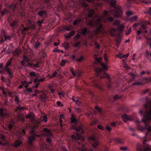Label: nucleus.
<instances>
[{
  "label": "nucleus",
  "mask_w": 151,
  "mask_h": 151,
  "mask_svg": "<svg viewBox=\"0 0 151 151\" xmlns=\"http://www.w3.org/2000/svg\"><path fill=\"white\" fill-rule=\"evenodd\" d=\"M29 59L25 55L23 56V58L22 61H21V64L23 67L29 66L30 67L35 68L38 67V63L34 64L29 62Z\"/></svg>",
  "instance_id": "obj_6"
},
{
  "label": "nucleus",
  "mask_w": 151,
  "mask_h": 151,
  "mask_svg": "<svg viewBox=\"0 0 151 151\" xmlns=\"http://www.w3.org/2000/svg\"><path fill=\"white\" fill-rule=\"evenodd\" d=\"M97 127L99 129L101 130H104V128L101 125H98Z\"/></svg>",
  "instance_id": "obj_47"
},
{
  "label": "nucleus",
  "mask_w": 151,
  "mask_h": 151,
  "mask_svg": "<svg viewBox=\"0 0 151 151\" xmlns=\"http://www.w3.org/2000/svg\"><path fill=\"white\" fill-rule=\"evenodd\" d=\"M72 100L76 102V103L80 105L81 103V102L78 99L75 98L74 97H72Z\"/></svg>",
  "instance_id": "obj_28"
},
{
  "label": "nucleus",
  "mask_w": 151,
  "mask_h": 151,
  "mask_svg": "<svg viewBox=\"0 0 151 151\" xmlns=\"http://www.w3.org/2000/svg\"><path fill=\"white\" fill-rule=\"evenodd\" d=\"M149 91V89H146L145 90L143 91L142 93L143 94H144V95L146 93H148Z\"/></svg>",
  "instance_id": "obj_55"
},
{
  "label": "nucleus",
  "mask_w": 151,
  "mask_h": 151,
  "mask_svg": "<svg viewBox=\"0 0 151 151\" xmlns=\"http://www.w3.org/2000/svg\"><path fill=\"white\" fill-rule=\"evenodd\" d=\"M114 140L117 143L122 144L124 143L123 140L121 139L116 138Z\"/></svg>",
  "instance_id": "obj_27"
},
{
  "label": "nucleus",
  "mask_w": 151,
  "mask_h": 151,
  "mask_svg": "<svg viewBox=\"0 0 151 151\" xmlns=\"http://www.w3.org/2000/svg\"><path fill=\"white\" fill-rule=\"evenodd\" d=\"M35 25L34 24H31L30 25V27L33 29H35Z\"/></svg>",
  "instance_id": "obj_61"
},
{
  "label": "nucleus",
  "mask_w": 151,
  "mask_h": 151,
  "mask_svg": "<svg viewBox=\"0 0 151 151\" xmlns=\"http://www.w3.org/2000/svg\"><path fill=\"white\" fill-rule=\"evenodd\" d=\"M121 97V96H120L118 95H116L113 97V101H114L118 99H120Z\"/></svg>",
  "instance_id": "obj_34"
},
{
  "label": "nucleus",
  "mask_w": 151,
  "mask_h": 151,
  "mask_svg": "<svg viewBox=\"0 0 151 151\" xmlns=\"http://www.w3.org/2000/svg\"><path fill=\"white\" fill-rule=\"evenodd\" d=\"M116 57L119 58L120 59H122L124 58V57H123V55H122V54L121 53H119V54L116 55Z\"/></svg>",
  "instance_id": "obj_45"
},
{
  "label": "nucleus",
  "mask_w": 151,
  "mask_h": 151,
  "mask_svg": "<svg viewBox=\"0 0 151 151\" xmlns=\"http://www.w3.org/2000/svg\"><path fill=\"white\" fill-rule=\"evenodd\" d=\"M120 22L118 20H115L114 23L113 24L114 25H116L117 27L120 24Z\"/></svg>",
  "instance_id": "obj_36"
},
{
  "label": "nucleus",
  "mask_w": 151,
  "mask_h": 151,
  "mask_svg": "<svg viewBox=\"0 0 151 151\" xmlns=\"http://www.w3.org/2000/svg\"><path fill=\"white\" fill-rule=\"evenodd\" d=\"M125 24L123 23L122 24H120L117 27V30L119 32H122L124 29L125 26Z\"/></svg>",
  "instance_id": "obj_17"
},
{
  "label": "nucleus",
  "mask_w": 151,
  "mask_h": 151,
  "mask_svg": "<svg viewBox=\"0 0 151 151\" xmlns=\"http://www.w3.org/2000/svg\"><path fill=\"white\" fill-rule=\"evenodd\" d=\"M120 149L121 150H122L125 151L127 150V147H120Z\"/></svg>",
  "instance_id": "obj_53"
},
{
  "label": "nucleus",
  "mask_w": 151,
  "mask_h": 151,
  "mask_svg": "<svg viewBox=\"0 0 151 151\" xmlns=\"http://www.w3.org/2000/svg\"><path fill=\"white\" fill-rule=\"evenodd\" d=\"M101 65L102 68H96L95 69V75L97 77H100V78H106L110 82L111 78L109 75L106 73L104 71V70L107 69V65L105 63H101Z\"/></svg>",
  "instance_id": "obj_4"
},
{
  "label": "nucleus",
  "mask_w": 151,
  "mask_h": 151,
  "mask_svg": "<svg viewBox=\"0 0 151 151\" xmlns=\"http://www.w3.org/2000/svg\"><path fill=\"white\" fill-rule=\"evenodd\" d=\"M9 112L7 109L4 108H0V117L2 119L8 118L9 116Z\"/></svg>",
  "instance_id": "obj_8"
},
{
  "label": "nucleus",
  "mask_w": 151,
  "mask_h": 151,
  "mask_svg": "<svg viewBox=\"0 0 151 151\" xmlns=\"http://www.w3.org/2000/svg\"><path fill=\"white\" fill-rule=\"evenodd\" d=\"M1 90L3 91L2 93L3 95L6 96L7 94V93L4 89V88H1Z\"/></svg>",
  "instance_id": "obj_42"
},
{
  "label": "nucleus",
  "mask_w": 151,
  "mask_h": 151,
  "mask_svg": "<svg viewBox=\"0 0 151 151\" xmlns=\"http://www.w3.org/2000/svg\"><path fill=\"white\" fill-rule=\"evenodd\" d=\"M8 74L9 75V78H6V80H4V82L6 83V85L7 86L9 87L10 86L11 84V80L13 76V73H12V76H10L9 74Z\"/></svg>",
  "instance_id": "obj_12"
},
{
  "label": "nucleus",
  "mask_w": 151,
  "mask_h": 151,
  "mask_svg": "<svg viewBox=\"0 0 151 151\" xmlns=\"http://www.w3.org/2000/svg\"><path fill=\"white\" fill-rule=\"evenodd\" d=\"M107 19L109 22H112L114 20L113 18L110 17H107Z\"/></svg>",
  "instance_id": "obj_46"
},
{
  "label": "nucleus",
  "mask_w": 151,
  "mask_h": 151,
  "mask_svg": "<svg viewBox=\"0 0 151 151\" xmlns=\"http://www.w3.org/2000/svg\"><path fill=\"white\" fill-rule=\"evenodd\" d=\"M103 14L104 16H108L109 15V12L107 10H105Z\"/></svg>",
  "instance_id": "obj_50"
},
{
  "label": "nucleus",
  "mask_w": 151,
  "mask_h": 151,
  "mask_svg": "<svg viewBox=\"0 0 151 151\" xmlns=\"http://www.w3.org/2000/svg\"><path fill=\"white\" fill-rule=\"evenodd\" d=\"M93 57H94V59L96 60V61L97 62H98V63L100 62L101 59V58H98L97 57V55H95Z\"/></svg>",
  "instance_id": "obj_30"
},
{
  "label": "nucleus",
  "mask_w": 151,
  "mask_h": 151,
  "mask_svg": "<svg viewBox=\"0 0 151 151\" xmlns=\"http://www.w3.org/2000/svg\"><path fill=\"white\" fill-rule=\"evenodd\" d=\"M22 29H21L22 33L23 36H25L26 35V31L29 29L28 27H24L23 25H22Z\"/></svg>",
  "instance_id": "obj_20"
},
{
  "label": "nucleus",
  "mask_w": 151,
  "mask_h": 151,
  "mask_svg": "<svg viewBox=\"0 0 151 151\" xmlns=\"http://www.w3.org/2000/svg\"><path fill=\"white\" fill-rule=\"evenodd\" d=\"M95 109L100 113L101 114L102 113V109L98 106H95Z\"/></svg>",
  "instance_id": "obj_39"
},
{
  "label": "nucleus",
  "mask_w": 151,
  "mask_h": 151,
  "mask_svg": "<svg viewBox=\"0 0 151 151\" xmlns=\"http://www.w3.org/2000/svg\"><path fill=\"white\" fill-rule=\"evenodd\" d=\"M65 30L67 31H70L71 30V28L70 26H67L64 25L61 27L60 30L62 31H65Z\"/></svg>",
  "instance_id": "obj_19"
},
{
  "label": "nucleus",
  "mask_w": 151,
  "mask_h": 151,
  "mask_svg": "<svg viewBox=\"0 0 151 151\" xmlns=\"http://www.w3.org/2000/svg\"><path fill=\"white\" fill-rule=\"evenodd\" d=\"M45 14V11L42 10H41L37 13V14L40 17H42L43 15Z\"/></svg>",
  "instance_id": "obj_26"
},
{
  "label": "nucleus",
  "mask_w": 151,
  "mask_h": 151,
  "mask_svg": "<svg viewBox=\"0 0 151 151\" xmlns=\"http://www.w3.org/2000/svg\"><path fill=\"white\" fill-rule=\"evenodd\" d=\"M8 12V10L6 9H4L3 10L1 11V12L2 16H4L5 13H7Z\"/></svg>",
  "instance_id": "obj_38"
},
{
  "label": "nucleus",
  "mask_w": 151,
  "mask_h": 151,
  "mask_svg": "<svg viewBox=\"0 0 151 151\" xmlns=\"http://www.w3.org/2000/svg\"><path fill=\"white\" fill-rule=\"evenodd\" d=\"M29 76L31 77V79L33 80L34 79L32 78L33 77H37L38 75L36 74L35 72H31L29 73Z\"/></svg>",
  "instance_id": "obj_22"
},
{
  "label": "nucleus",
  "mask_w": 151,
  "mask_h": 151,
  "mask_svg": "<svg viewBox=\"0 0 151 151\" xmlns=\"http://www.w3.org/2000/svg\"><path fill=\"white\" fill-rule=\"evenodd\" d=\"M122 117L124 122H126L127 121H132V117L128 116L126 114H123L122 116Z\"/></svg>",
  "instance_id": "obj_15"
},
{
  "label": "nucleus",
  "mask_w": 151,
  "mask_h": 151,
  "mask_svg": "<svg viewBox=\"0 0 151 151\" xmlns=\"http://www.w3.org/2000/svg\"><path fill=\"white\" fill-rule=\"evenodd\" d=\"M81 21V19H77L73 22V24L74 25H76L79 24Z\"/></svg>",
  "instance_id": "obj_23"
},
{
  "label": "nucleus",
  "mask_w": 151,
  "mask_h": 151,
  "mask_svg": "<svg viewBox=\"0 0 151 151\" xmlns=\"http://www.w3.org/2000/svg\"><path fill=\"white\" fill-rule=\"evenodd\" d=\"M13 58H11L6 62L4 67L5 69L6 70V72L8 74H9L10 76H12V72L11 69L9 67V66L12 65V61L13 60Z\"/></svg>",
  "instance_id": "obj_9"
},
{
  "label": "nucleus",
  "mask_w": 151,
  "mask_h": 151,
  "mask_svg": "<svg viewBox=\"0 0 151 151\" xmlns=\"http://www.w3.org/2000/svg\"><path fill=\"white\" fill-rule=\"evenodd\" d=\"M147 22L145 21L144 23L142 22L141 23V27L139 28V30L137 31V34L138 35H139L140 33H143L145 32L146 33H147V32L146 30H144L146 29V24Z\"/></svg>",
  "instance_id": "obj_11"
},
{
  "label": "nucleus",
  "mask_w": 151,
  "mask_h": 151,
  "mask_svg": "<svg viewBox=\"0 0 151 151\" xmlns=\"http://www.w3.org/2000/svg\"><path fill=\"white\" fill-rule=\"evenodd\" d=\"M65 61L64 60H62L60 63V65L62 66H63L65 65Z\"/></svg>",
  "instance_id": "obj_49"
},
{
  "label": "nucleus",
  "mask_w": 151,
  "mask_h": 151,
  "mask_svg": "<svg viewBox=\"0 0 151 151\" xmlns=\"http://www.w3.org/2000/svg\"><path fill=\"white\" fill-rule=\"evenodd\" d=\"M82 5L84 9L85 12H87V17L86 19V23L88 25L91 27H93L96 29L94 33L96 34H100L103 29V26L101 24V20L104 16L96 15L94 17L93 15L95 11L93 9H90L88 8V4L84 2L82 3Z\"/></svg>",
  "instance_id": "obj_1"
},
{
  "label": "nucleus",
  "mask_w": 151,
  "mask_h": 151,
  "mask_svg": "<svg viewBox=\"0 0 151 151\" xmlns=\"http://www.w3.org/2000/svg\"><path fill=\"white\" fill-rule=\"evenodd\" d=\"M143 79L146 83H149L151 82V77H149V78H144Z\"/></svg>",
  "instance_id": "obj_29"
},
{
  "label": "nucleus",
  "mask_w": 151,
  "mask_h": 151,
  "mask_svg": "<svg viewBox=\"0 0 151 151\" xmlns=\"http://www.w3.org/2000/svg\"><path fill=\"white\" fill-rule=\"evenodd\" d=\"M142 84V83L140 81H138V82L136 81L134 83H133L132 85V86L136 85L137 86L141 85Z\"/></svg>",
  "instance_id": "obj_33"
},
{
  "label": "nucleus",
  "mask_w": 151,
  "mask_h": 151,
  "mask_svg": "<svg viewBox=\"0 0 151 151\" xmlns=\"http://www.w3.org/2000/svg\"><path fill=\"white\" fill-rule=\"evenodd\" d=\"M43 22V20H42L40 21L38 20L37 22V25L39 26L40 27H41V24Z\"/></svg>",
  "instance_id": "obj_37"
},
{
  "label": "nucleus",
  "mask_w": 151,
  "mask_h": 151,
  "mask_svg": "<svg viewBox=\"0 0 151 151\" xmlns=\"http://www.w3.org/2000/svg\"><path fill=\"white\" fill-rule=\"evenodd\" d=\"M116 31V29L115 28H113L111 29L110 30V34L112 37H114L115 36L114 32Z\"/></svg>",
  "instance_id": "obj_25"
},
{
  "label": "nucleus",
  "mask_w": 151,
  "mask_h": 151,
  "mask_svg": "<svg viewBox=\"0 0 151 151\" xmlns=\"http://www.w3.org/2000/svg\"><path fill=\"white\" fill-rule=\"evenodd\" d=\"M26 128H24L22 129L20 131L21 132V133L23 135H25L26 133Z\"/></svg>",
  "instance_id": "obj_44"
},
{
  "label": "nucleus",
  "mask_w": 151,
  "mask_h": 151,
  "mask_svg": "<svg viewBox=\"0 0 151 151\" xmlns=\"http://www.w3.org/2000/svg\"><path fill=\"white\" fill-rule=\"evenodd\" d=\"M106 129L109 132H110L112 130V128L109 126H107L106 127Z\"/></svg>",
  "instance_id": "obj_51"
},
{
  "label": "nucleus",
  "mask_w": 151,
  "mask_h": 151,
  "mask_svg": "<svg viewBox=\"0 0 151 151\" xmlns=\"http://www.w3.org/2000/svg\"><path fill=\"white\" fill-rule=\"evenodd\" d=\"M75 33V31L73 30L70 32L69 34L71 36V37L72 36H73L74 35Z\"/></svg>",
  "instance_id": "obj_57"
},
{
  "label": "nucleus",
  "mask_w": 151,
  "mask_h": 151,
  "mask_svg": "<svg viewBox=\"0 0 151 151\" xmlns=\"http://www.w3.org/2000/svg\"><path fill=\"white\" fill-rule=\"evenodd\" d=\"M121 42V40H116V45L118 47L119 46Z\"/></svg>",
  "instance_id": "obj_59"
},
{
  "label": "nucleus",
  "mask_w": 151,
  "mask_h": 151,
  "mask_svg": "<svg viewBox=\"0 0 151 151\" xmlns=\"http://www.w3.org/2000/svg\"><path fill=\"white\" fill-rule=\"evenodd\" d=\"M57 105L59 106L63 107V105L61 104V102L59 101H58L56 102Z\"/></svg>",
  "instance_id": "obj_48"
},
{
  "label": "nucleus",
  "mask_w": 151,
  "mask_h": 151,
  "mask_svg": "<svg viewBox=\"0 0 151 151\" xmlns=\"http://www.w3.org/2000/svg\"><path fill=\"white\" fill-rule=\"evenodd\" d=\"M71 123L72 124L76 123L78 122L76 119L75 117L73 114H71V116L70 118Z\"/></svg>",
  "instance_id": "obj_18"
},
{
  "label": "nucleus",
  "mask_w": 151,
  "mask_h": 151,
  "mask_svg": "<svg viewBox=\"0 0 151 151\" xmlns=\"http://www.w3.org/2000/svg\"><path fill=\"white\" fill-rule=\"evenodd\" d=\"M132 14V13L130 11H127L126 12V14L127 16H130Z\"/></svg>",
  "instance_id": "obj_64"
},
{
  "label": "nucleus",
  "mask_w": 151,
  "mask_h": 151,
  "mask_svg": "<svg viewBox=\"0 0 151 151\" xmlns=\"http://www.w3.org/2000/svg\"><path fill=\"white\" fill-rule=\"evenodd\" d=\"M104 58L105 61L106 62H108V56L106 55L105 54L104 55Z\"/></svg>",
  "instance_id": "obj_56"
},
{
  "label": "nucleus",
  "mask_w": 151,
  "mask_h": 151,
  "mask_svg": "<svg viewBox=\"0 0 151 151\" xmlns=\"http://www.w3.org/2000/svg\"><path fill=\"white\" fill-rule=\"evenodd\" d=\"M35 78H36L34 80V82L35 83L39 82V79H38V76H37V77Z\"/></svg>",
  "instance_id": "obj_62"
},
{
  "label": "nucleus",
  "mask_w": 151,
  "mask_h": 151,
  "mask_svg": "<svg viewBox=\"0 0 151 151\" xmlns=\"http://www.w3.org/2000/svg\"><path fill=\"white\" fill-rule=\"evenodd\" d=\"M132 31V29L131 27L129 28L126 31V34L127 35H129L130 33Z\"/></svg>",
  "instance_id": "obj_43"
},
{
  "label": "nucleus",
  "mask_w": 151,
  "mask_h": 151,
  "mask_svg": "<svg viewBox=\"0 0 151 151\" xmlns=\"http://www.w3.org/2000/svg\"><path fill=\"white\" fill-rule=\"evenodd\" d=\"M89 139L91 141L92 146L94 148L100 145V143L97 140L96 138L94 136H91L89 137Z\"/></svg>",
  "instance_id": "obj_10"
},
{
  "label": "nucleus",
  "mask_w": 151,
  "mask_h": 151,
  "mask_svg": "<svg viewBox=\"0 0 151 151\" xmlns=\"http://www.w3.org/2000/svg\"><path fill=\"white\" fill-rule=\"evenodd\" d=\"M57 74V72L55 71L53 73L52 75H51L50 74H48L47 75V77H49V78L50 79H52L56 77Z\"/></svg>",
  "instance_id": "obj_24"
},
{
  "label": "nucleus",
  "mask_w": 151,
  "mask_h": 151,
  "mask_svg": "<svg viewBox=\"0 0 151 151\" xmlns=\"http://www.w3.org/2000/svg\"><path fill=\"white\" fill-rule=\"evenodd\" d=\"M18 21L14 20L9 23L11 27L14 31V29L17 28L18 27Z\"/></svg>",
  "instance_id": "obj_13"
},
{
  "label": "nucleus",
  "mask_w": 151,
  "mask_h": 151,
  "mask_svg": "<svg viewBox=\"0 0 151 151\" xmlns=\"http://www.w3.org/2000/svg\"><path fill=\"white\" fill-rule=\"evenodd\" d=\"M44 134L47 137L46 138V142L48 144L52 143V138L53 137V134L51 131L47 128H44L43 129Z\"/></svg>",
  "instance_id": "obj_7"
},
{
  "label": "nucleus",
  "mask_w": 151,
  "mask_h": 151,
  "mask_svg": "<svg viewBox=\"0 0 151 151\" xmlns=\"http://www.w3.org/2000/svg\"><path fill=\"white\" fill-rule=\"evenodd\" d=\"M0 70V73H3L4 72L6 71V70L5 69V67H4L3 68L1 69Z\"/></svg>",
  "instance_id": "obj_54"
},
{
  "label": "nucleus",
  "mask_w": 151,
  "mask_h": 151,
  "mask_svg": "<svg viewBox=\"0 0 151 151\" xmlns=\"http://www.w3.org/2000/svg\"><path fill=\"white\" fill-rule=\"evenodd\" d=\"M39 123H35L32 125L30 132V135L28 138L27 144L29 150L31 151H35V147L33 142L39 137V135L37 133V132L35 131L39 127Z\"/></svg>",
  "instance_id": "obj_2"
},
{
  "label": "nucleus",
  "mask_w": 151,
  "mask_h": 151,
  "mask_svg": "<svg viewBox=\"0 0 151 151\" xmlns=\"http://www.w3.org/2000/svg\"><path fill=\"white\" fill-rule=\"evenodd\" d=\"M22 0H15L12 4L6 5L8 7L12 9L14 12L15 10H17V12H19L20 9L22 8L21 3Z\"/></svg>",
  "instance_id": "obj_5"
},
{
  "label": "nucleus",
  "mask_w": 151,
  "mask_h": 151,
  "mask_svg": "<svg viewBox=\"0 0 151 151\" xmlns=\"http://www.w3.org/2000/svg\"><path fill=\"white\" fill-rule=\"evenodd\" d=\"M147 40H148V42L149 43L150 47H151V38L150 37H145Z\"/></svg>",
  "instance_id": "obj_41"
},
{
  "label": "nucleus",
  "mask_w": 151,
  "mask_h": 151,
  "mask_svg": "<svg viewBox=\"0 0 151 151\" xmlns=\"http://www.w3.org/2000/svg\"><path fill=\"white\" fill-rule=\"evenodd\" d=\"M84 59V57L83 56H81V57L79 58H77L76 59V61H77L78 62H81L82 60H83Z\"/></svg>",
  "instance_id": "obj_32"
},
{
  "label": "nucleus",
  "mask_w": 151,
  "mask_h": 151,
  "mask_svg": "<svg viewBox=\"0 0 151 151\" xmlns=\"http://www.w3.org/2000/svg\"><path fill=\"white\" fill-rule=\"evenodd\" d=\"M22 143V142L20 139H18L16 140L15 142L12 144V145L15 147H17Z\"/></svg>",
  "instance_id": "obj_14"
},
{
  "label": "nucleus",
  "mask_w": 151,
  "mask_h": 151,
  "mask_svg": "<svg viewBox=\"0 0 151 151\" xmlns=\"http://www.w3.org/2000/svg\"><path fill=\"white\" fill-rule=\"evenodd\" d=\"M40 100L43 102L46 101L47 99L46 96L44 94H42L40 96Z\"/></svg>",
  "instance_id": "obj_21"
},
{
  "label": "nucleus",
  "mask_w": 151,
  "mask_h": 151,
  "mask_svg": "<svg viewBox=\"0 0 151 151\" xmlns=\"http://www.w3.org/2000/svg\"><path fill=\"white\" fill-rule=\"evenodd\" d=\"M4 36L5 40H10L11 38L12 37H11L9 35H5Z\"/></svg>",
  "instance_id": "obj_35"
},
{
  "label": "nucleus",
  "mask_w": 151,
  "mask_h": 151,
  "mask_svg": "<svg viewBox=\"0 0 151 151\" xmlns=\"http://www.w3.org/2000/svg\"><path fill=\"white\" fill-rule=\"evenodd\" d=\"M71 129L76 131L74 132L73 135L71 136V138L73 141L76 142L80 139H81L83 141L84 140V138L82 135L84 131L81 127L72 125L71 126Z\"/></svg>",
  "instance_id": "obj_3"
},
{
  "label": "nucleus",
  "mask_w": 151,
  "mask_h": 151,
  "mask_svg": "<svg viewBox=\"0 0 151 151\" xmlns=\"http://www.w3.org/2000/svg\"><path fill=\"white\" fill-rule=\"evenodd\" d=\"M63 45L65 48L67 50L69 48V43L68 42H64L63 43Z\"/></svg>",
  "instance_id": "obj_31"
},
{
  "label": "nucleus",
  "mask_w": 151,
  "mask_h": 151,
  "mask_svg": "<svg viewBox=\"0 0 151 151\" xmlns=\"http://www.w3.org/2000/svg\"><path fill=\"white\" fill-rule=\"evenodd\" d=\"M89 32V29L86 28L84 27L81 29L80 33L82 35H86Z\"/></svg>",
  "instance_id": "obj_16"
},
{
  "label": "nucleus",
  "mask_w": 151,
  "mask_h": 151,
  "mask_svg": "<svg viewBox=\"0 0 151 151\" xmlns=\"http://www.w3.org/2000/svg\"><path fill=\"white\" fill-rule=\"evenodd\" d=\"M48 120V118L46 115H45L43 116L42 119V121L45 122H47Z\"/></svg>",
  "instance_id": "obj_40"
},
{
  "label": "nucleus",
  "mask_w": 151,
  "mask_h": 151,
  "mask_svg": "<svg viewBox=\"0 0 151 151\" xmlns=\"http://www.w3.org/2000/svg\"><path fill=\"white\" fill-rule=\"evenodd\" d=\"M40 43L38 42H36L35 43V48H37L38 47L40 46Z\"/></svg>",
  "instance_id": "obj_52"
},
{
  "label": "nucleus",
  "mask_w": 151,
  "mask_h": 151,
  "mask_svg": "<svg viewBox=\"0 0 151 151\" xmlns=\"http://www.w3.org/2000/svg\"><path fill=\"white\" fill-rule=\"evenodd\" d=\"M13 125L10 123L8 125V128L9 130H11L13 128Z\"/></svg>",
  "instance_id": "obj_60"
},
{
  "label": "nucleus",
  "mask_w": 151,
  "mask_h": 151,
  "mask_svg": "<svg viewBox=\"0 0 151 151\" xmlns=\"http://www.w3.org/2000/svg\"><path fill=\"white\" fill-rule=\"evenodd\" d=\"M81 42H76L75 44V47H78L80 44Z\"/></svg>",
  "instance_id": "obj_63"
},
{
  "label": "nucleus",
  "mask_w": 151,
  "mask_h": 151,
  "mask_svg": "<svg viewBox=\"0 0 151 151\" xmlns=\"http://www.w3.org/2000/svg\"><path fill=\"white\" fill-rule=\"evenodd\" d=\"M66 38H70L71 37V36L69 34H67L66 35L65 34L64 36Z\"/></svg>",
  "instance_id": "obj_58"
}]
</instances>
